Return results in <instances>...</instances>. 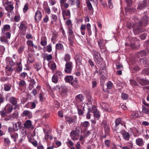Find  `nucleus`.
<instances>
[{
  "mask_svg": "<svg viewBox=\"0 0 149 149\" xmlns=\"http://www.w3.org/2000/svg\"><path fill=\"white\" fill-rule=\"evenodd\" d=\"M73 67V63L72 62L66 63L65 64V68L64 69L65 72L67 74H71Z\"/></svg>",
  "mask_w": 149,
  "mask_h": 149,
  "instance_id": "obj_1",
  "label": "nucleus"
},
{
  "mask_svg": "<svg viewBox=\"0 0 149 149\" xmlns=\"http://www.w3.org/2000/svg\"><path fill=\"white\" fill-rule=\"evenodd\" d=\"M10 1H7L4 3H3V6L4 7L5 9L8 13H11L13 9L14 6L12 4H10Z\"/></svg>",
  "mask_w": 149,
  "mask_h": 149,
  "instance_id": "obj_2",
  "label": "nucleus"
},
{
  "mask_svg": "<svg viewBox=\"0 0 149 149\" xmlns=\"http://www.w3.org/2000/svg\"><path fill=\"white\" fill-rule=\"evenodd\" d=\"M100 105L102 108L105 111L108 112L112 111V109L111 108L107 103L104 102H102L100 103Z\"/></svg>",
  "mask_w": 149,
  "mask_h": 149,
  "instance_id": "obj_3",
  "label": "nucleus"
},
{
  "mask_svg": "<svg viewBox=\"0 0 149 149\" xmlns=\"http://www.w3.org/2000/svg\"><path fill=\"white\" fill-rule=\"evenodd\" d=\"M82 56L79 54H77L75 58V60L76 64L77 65H82Z\"/></svg>",
  "mask_w": 149,
  "mask_h": 149,
  "instance_id": "obj_4",
  "label": "nucleus"
},
{
  "mask_svg": "<svg viewBox=\"0 0 149 149\" xmlns=\"http://www.w3.org/2000/svg\"><path fill=\"white\" fill-rule=\"evenodd\" d=\"M148 18L146 15L143 16L141 20L139 22V26H141L143 25L145 26L148 22Z\"/></svg>",
  "mask_w": 149,
  "mask_h": 149,
  "instance_id": "obj_5",
  "label": "nucleus"
},
{
  "mask_svg": "<svg viewBox=\"0 0 149 149\" xmlns=\"http://www.w3.org/2000/svg\"><path fill=\"white\" fill-rule=\"evenodd\" d=\"M70 135L71 139L73 140H77L79 139V134L75 130L72 131L70 133Z\"/></svg>",
  "mask_w": 149,
  "mask_h": 149,
  "instance_id": "obj_6",
  "label": "nucleus"
},
{
  "mask_svg": "<svg viewBox=\"0 0 149 149\" xmlns=\"http://www.w3.org/2000/svg\"><path fill=\"white\" fill-rule=\"evenodd\" d=\"M42 16L41 12L37 10L35 14V19L36 22H38L41 19Z\"/></svg>",
  "mask_w": 149,
  "mask_h": 149,
  "instance_id": "obj_7",
  "label": "nucleus"
},
{
  "mask_svg": "<svg viewBox=\"0 0 149 149\" xmlns=\"http://www.w3.org/2000/svg\"><path fill=\"white\" fill-rule=\"evenodd\" d=\"M22 124L21 122L18 121L13 124V130L15 131H18L22 128Z\"/></svg>",
  "mask_w": 149,
  "mask_h": 149,
  "instance_id": "obj_8",
  "label": "nucleus"
},
{
  "mask_svg": "<svg viewBox=\"0 0 149 149\" xmlns=\"http://www.w3.org/2000/svg\"><path fill=\"white\" fill-rule=\"evenodd\" d=\"M68 2L71 5H74L75 4L78 8L80 7V0H68Z\"/></svg>",
  "mask_w": 149,
  "mask_h": 149,
  "instance_id": "obj_9",
  "label": "nucleus"
},
{
  "mask_svg": "<svg viewBox=\"0 0 149 149\" xmlns=\"http://www.w3.org/2000/svg\"><path fill=\"white\" fill-rule=\"evenodd\" d=\"M77 108L78 111V113L80 116H83L84 114V107H82L81 105L76 106Z\"/></svg>",
  "mask_w": 149,
  "mask_h": 149,
  "instance_id": "obj_10",
  "label": "nucleus"
},
{
  "mask_svg": "<svg viewBox=\"0 0 149 149\" xmlns=\"http://www.w3.org/2000/svg\"><path fill=\"white\" fill-rule=\"evenodd\" d=\"M123 139L127 141H129L130 138V134L129 133L124 130L121 132Z\"/></svg>",
  "mask_w": 149,
  "mask_h": 149,
  "instance_id": "obj_11",
  "label": "nucleus"
},
{
  "mask_svg": "<svg viewBox=\"0 0 149 149\" xmlns=\"http://www.w3.org/2000/svg\"><path fill=\"white\" fill-rule=\"evenodd\" d=\"M147 1L144 0L141 2L140 3L138 4L137 9L140 10L146 7L147 5Z\"/></svg>",
  "mask_w": 149,
  "mask_h": 149,
  "instance_id": "obj_12",
  "label": "nucleus"
},
{
  "mask_svg": "<svg viewBox=\"0 0 149 149\" xmlns=\"http://www.w3.org/2000/svg\"><path fill=\"white\" fill-rule=\"evenodd\" d=\"M13 109V106L9 104H7L4 108V110L7 113H9L11 112Z\"/></svg>",
  "mask_w": 149,
  "mask_h": 149,
  "instance_id": "obj_13",
  "label": "nucleus"
},
{
  "mask_svg": "<svg viewBox=\"0 0 149 149\" xmlns=\"http://www.w3.org/2000/svg\"><path fill=\"white\" fill-rule=\"evenodd\" d=\"M22 117L27 116L29 118H31L32 116L31 112L28 110L24 111L22 114Z\"/></svg>",
  "mask_w": 149,
  "mask_h": 149,
  "instance_id": "obj_14",
  "label": "nucleus"
},
{
  "mask_svg": "<svg viewBox=\"0 0 149 149\" xmlns=\"http://www.w3.org/2000/svg\"><path fill=\"white\" fill-rule=\"evenodd\" d=\"M94 57L97 61H100L102 60L100 54L97 51L94 52Z\"/></svg>",
  "mask_w": 149,
  "mask_h": 149,
  "instance_id": "obj_15",
  "label": "nucleus"
},
{
  "mask_svg": "<svg viewBox=\"0 0 149 149\" xmlns=\"http://www.w3.org/2000/svg\"><path fill=\"white\" fill-rule=\"evenodd\" d=\"M10 26L8 24L5 25L1 29V33L4 34L6 31H8L10 30Z\"/></svg>",
  "mask_w": 149,
  "mask_h": 149,
  "instance_id": "obj_16",
  "label": "nucleus"
},
{
  "mask_svg": "<svg viewBox=\"0 0 149 149\" xmlns=\"http://www.w3.org/2000/svg\"><path fill=\"white\" fill-rule=\"evenodd\" d=\"M9 101L13 105H15V109H16L17 106L16 105L17 103V98L14 97H12L10 98Z\"/></svg>",
  "mask_w": 149,
  "mask_h": 149,
  "instance_id": "obj_17",
  "label": "nucleus"
},
{
  "mask_svg": "<svg viewBox=\"0 0 149 149\" xmlns=\"http://www.w3.org/2000/svg\"><path fill=\"white\" fill-rule=\"evenodd\" d=\"M137 81L139 83L142 85H147L149 83V81L146 79H138Z\"/></svg>",
  "mask_w": 149,
  "mask_h": 149,
  "instance_id": "obj_18",
  "label": "nucleus"
},
{
  "mask_svg": "<svg viewBox=\"0 0 149 149\" xmlns=\"http://www.w3.org/2000/svg\"><path fill=\"white\" fill-rule=\"evenodd\" d=\"M74 79L73 77L72 76H67L64 78V80L66 82L69 83L70 84L71 83Z\"/></svg>",
  "mask_w": 149,
  "mask_h": 149,
  "instance_id": "obj_19",
  "label": "nucleus"
},
{
  "mask_svg": "<svg viewBox=\"0 0 149 149\" xmlns=\"http://www.w3.org/2000/svg\"><path fill=\"white\" fill-rule=\"evenodd\" d=\"M56 50H58L60 51H62L64 50V48L63 45L61 43H58L56 45Z\"/></svg>",
  "mask_w": 149,
  "mask_h": 149,
  "instance_id": "obj_20",
  "label": "nucleus"
},
{
  "mask_svg": "<svg viewBox=\"0 0 149 149\" xmlns=\"http://www.w3.org/2000/svg\"><path fill=\"white\" fill-rule=\"evenodd\" d=\"M136 144L139 146H142L143 144V139L141 138H138L136 139Z\"/></svg>",
  "mask_w": 149,
  "mask_h": 149,
  "instance_id": "obj_21",
  "label": "nucleus"
},
{
  "mask_svg": "<svg viewBox=\"0 0 149 149\" xmlns=\"http://www.w3.org/2000/svg\"><path fill=\"white\" fill-rule=\"evenodd\" d=\"M70 84L75 88H77L79 86L77 82V80L76 78H75L73 80Z\"/></svg>",
  "mask_w": 149,
  "mask_h": 149,
  "instance_id": "obj_22",
  "label": "nucleus"
},
{
  "mask_svg": "<svg viewBox=\"0 0 149 149\" xmlns=\"http://www.w3.org/2000/svg\"><path fill=\"white\" fill-rule=\"evenodd\" d=\"M19 30L21 32L23 31H26L27 29V26L25 24L22 22L20 23V26H19Z\"/></svg>",
  "mask_w": 149,
  "mask_h": 149,
  "instance_id": "obj_23",
  "label": "nucleus"
},
{
  "mask_svg": "<svg viewBox=\"0 0 149 149\" xmlns=\"http://www.w3.org/2000/svg\"><path fill=\"white\" fill-rule=\"evenodd\" d=\"M41 45L42 46H45L47 44V40L45 36H43L41 37Z\"/></svg>",
  "mask_w": 149,
  "mask_h": 149,
  "instance_id": "obj_24",
  "label": "nucleus"
},
{
  "mask_svg": "<svg viewBox=\"0 0 149 149\" xmlns=\"http://www.w3.org/2000/svg\"><path fill=\"white\" fill-rule=\"evenodd\" d=\"M16 65H17V67L16 68V72H19L22 71V67L21 64V61H20L19 63H17Z\"/></svg>",
  "mask_w": 149,
  "mask_h": 149,
  "instance_id": "obj_25",
  "label": "nucleus"
},
{
  "mask_svg": "<svg viewBox=\"0 0 149 149\" xmlns=\"http://www.w3.org/2000/svg\"><path fill=\"white\" fill-rule=\"evenodd\" d=\"M84 97L81 94H80L76 96L75 100L77 102H82L84 99Z\"/></svg>",
  "mask_w": 149,
  "mask_h": 149,
  "instance_id": "obj_26",
  "label": "nucleus"
},
{
  "mask_svg": "<svg viewBox=\"0 0 149 149\" xmlns=\"http://www.w3.org/2000/svg\"><path fill=\"white\" fill-rule=\"evenodd\" d=\"M62 13L63 16L65 15L70 17V13L69 10H62Z\"/></svg>",
  "mask_w": 149,
  "mask_h": 149,
  "instance_id": "obj_27",
  "label": "nucleus"
},
{
  "mask_svg": "<svg viewBox=\"0 0 149 149\" xmlns=\"http://www.w3.org/2000/svg\"><path fill=\"white\" fill-rule=\"evenodd\" d=\"M31 126V121L29 120H27L24 124V126L26 128L29 129Z\"/></svg>",
  "mask_w": 149,
  "mask_h": 149,
  "instance_id": "obj_28",
  "label": "nucleus"
},
{
  "mask_svg": "<svg viewBox=\"0 0 149 149\" xmlns=\"http://www.w3.org/2000/svg\"><path fill=\"white\" fill-rule=\"evenodd\" d=\"M6 63L12 66L14 65V63L12 60V59L8 57L6 59Z\"/></svg>",
  "mask_w": 149,
  "mask_h": 149,
  "instance_id": "obj_29",
  "label": "nucleus"
},
{
  "mask_svg": "<svg viewBox=\"0 0 149 149\" xmlns=\"http://www.w3.org/2000/svg\"><path fill=\"white\" fill-rule=\"evenodd\" d=\"M134 31V32L136 34H139V33L141 32V30L140 27H135V26H133Z\"/></svg>",
  "mask_w": 149,
  "mask_h": 149,
  "instance_id": "obj_30",
  "label": "nucleus"
},
{
  "mask_svg": "<svg viewBox=\"0 0 149 149\" xmlns=\"http://www.w3.org/2000/svg\"><path fill=\"white\" fill-rule=\"evenodd\" d=\"M0 40L1 42L4 43H7L8 42L7 39L4 35L0 37Z\"/></svg>",
  "mask_w": 149,
  "mask_h": 149,
  "instance_id": "obj_31",
  "label": "nucleus"
},
{
  "mask_svg": "<svg viewBox=\"0 0 149 149\" xmlns=\"http://www.w3.org/2000/svg\"><path fill=\"white\" fill-rule=\"evenodd\" d=\"M87 5V7L89 10H93V8L92 6L91 3L89 0H87L86 2Z\"/></svg>",
  "mask_w": 149,
  "mask_h": 149,
  "instance_id": "obj_32",
  "label": "nucleus"
},
{
  "mask_svg": "<svg viewBox=\"0 0 149 149\" xmlns=\"http://www.w3.org/2000/svg\"><path fill=\"white\" fill-rule=\"evenodd\" d=\"M70 59L71 57L70 55L68 54H65L64 57V60L66 62V63L68 62H70Z\"/></svg>",
  "mask_w": 149,
  "mask_h": 149,
  "instance_id": "obj_33",
  "label": "nucleus"
},
{
  "mask_svg": "<svg viewBox=\"0 0 149 149\" xmlns=\"http://www.w3.org/2000/svg\"><path fill=\"white\" fill-rule=\"evenodd\" d=\"M4 89L6 91H8L10 90L11 85L9 83L4 85Z\"/></svg>",
  "mask_w": 149,
  "mask_h": 149,
  "instance_id": "obj_34",
  "label": "nucleus"
},
{
  "mask_svg": "<svg viewBox=\"0 0 149 149\" xmlns=\"http://www.w3.org/2000/svg\"><path fill=\"white\" fill-rule=\"evenodd\" d=\"M75 39L74 35L70 36L68 37V40L71 45H72L73 43V42Z\"/></svg>",
  "mask_w": 149,
  "mask_h": 149,
  "instance_id": "obj_35",
  "label": "nucleus"
},
{
  "mask_svg": "<svg viewBox=\"0 0 149 149\" xmlns=\"http://www.w3.org/2000/svg\"><path fill=\"white\" fill-rule=\"evenodd\" d=\"M86 28L87 30L88 34L89 36H90L92 34V32L91 30V26L89 23H88L86 24Z\"/></svg>",
  "mask_w": 149,
  "mask_h": 149,
  "instance_id": "obj_36",
  "label": "nucleus"
},
{
  "mask_svg": "<svg viewBox=\"0 0 149 149\" xmlns=\"http://www.w3.org/2000/svg\"><path fill=\"white\" fill-rule=\"evenodd\" d=\"M94 116L97 118H99L100 117V114L99 111L97 109H95L93 112Z\"/></svg>",
  "mask_w": 149,
  "mask_h": 149,
  "instance_id": "obj_37",
  "label": "nucleus"
},
{
  "mask_svg": "<svg viewBox=\"0 0 149 149\" xmlns=\"http://www.w3.org/2000/svg\"><path fill=\"white\" fill-rule=\"evenodd\" d=\"M67 92V90L66 88H62L60 92V94L62 96H64Z\"/></svg>",
  "mask_w": 149,
  "mask_h": 149,
  "instance_id": "obj_38",
  "label": "nucleus"
},
{
  "mask_svg": "<svg viewBox=\"0 0 149 149\" xmlns=\"http://www.w3.org/2000/svg\"><path fill=\"white\" fill-rule=\"evenodd\" d=\"M142 111L143 113L149 115V109H147L144 106H143L142 107Z\"/></svg>",
  "mask_w": 149,
  "mask_h": 149,
  "instance_id": "obj_39",
  "label": "nucleus"
},
{
  "mask_svg": "<svg viewBox=\"0 0 149 149\" xmlns=\"http://www.w3.org/2000/svg\"><path fill=\"white\" fill-rule=\"evenodd\" d=\"M148 53V52L145 50H143L140 51L139 52V54L142 56H143L147 55Z\"/></svg>",
  "mask_w": 149,
  "mask_h": 149,
  "instance_id": "obj_40",
  "label": "nucleus"
},
{
  "mask_svg": "<svg viewBox=\"0 0 149 149\" xmlns=\"http://www.w3.org/2000/svg\"><path fill=\"white\" fill-rule=\"evenodd\" d=\"M65 120L66 121L68 122L69 124L72 123L74 121V119L70 117H66Z\"/></svg>",
  "mask_w": 149,
  "mask_h": 149,
  "instance_id": "obj_41",
  "label": "nucleus"
},
{
  "mask_svg": "<svg viewBox=\"0 0 149 149\" xmlns=\"http://www.w3.org/2000/svg\"><path fill=\"white\" fill-rule=\"evenodd\" d=\"M52 21L51 22H56L58 19L56 15L52 14L51 17Z\"/></svg>",
  "mask_w": 149,
  "mask_h": 149,
  "instance_id": "obj_42",
  "label": "nucleus"
},
{
  "mask_svg": "<svg viewBox=\"0 0 149 149\" xmlns=\"http://www.w3.org/2000/svg\"><path fill=\"white\" fill-rule=\"evenodd\" d=\"M58 79L57 77H56V76L54 74L52 78V81L53 82L56 84L58 81Z\"/></svg>",
  "mask_w": 149,
  "mask_h": 149,
  "instance_id": "obj_43",
  "label": "nucleus"
},
{
  "mask_svg": "<svg viewBox=\"0 0 149 149\" xmlns=\"http://www.w3.org/2000/svg\"><path fill=\"white\" fill-rule=\"evenodd\" d=\"M54 74L58 79L59 78H61L63 77L62 73L60 72H57Z\"/></svg>",
  "mask_w": 149,
  "mask_h": 149,
  "instance_id": "obj_44",
  "label": "nucleus"
},
{
  "mask_svg": "<svg viewBox=\"0 0 149 149\" xmlns=\"http://www.w3.org/2000/svg\"><path fill=\"white\" fill-rule=\"evenodd\" d=\"M113 84L110 81H109L107 83V88L109 89H111L113 87Z\"/></svg>",
  "mask_w": 149,
  "mask_h": 149,
  "instance_id": "obj_45",
  "label": "nucleus"
},
{
  "mask_svg": "<svg viewBox=\"0 0 149 149\" xmlns=\"http://www.w3.org/2000/svg\"><path fill=\"white\" fill-rule=\"evenodd\" d=\"M11 138H13L15 142H16L17 139L18 138V134L17 133H15L11 136Z\"/></svg>",
  "mask_w": 149,
  "mask_h": 149,
  "instance_id": "obj_46",
  "label": "nucleus"
},
{
  "mask_svg": "<svg viewBox=\"0 0 149 149\" xmlns=\"http://www.w3.org/2000/svg\"><path fill=\"white\" fill-rule=\"evenodd\" d=\"M116 69H118L122 70L123 68V66L122 63L120 62H119L116 64Z\"/></svg>",
  "mask_w": 149,
  "mask_h": 149,
  "instance_id": "obj_47",
  "label": "nucleus"
},
{
  "mask_svg": "<svg viewBox=\"0 0 149 149\" xmlns=\"http://www.w3.org/2000/svg\"><path fill=\"white\" fill-rule=\"evenodd\" d=\"M28 58L30 63H32L33 61L34 60L32 55L29 54L28 56Z\"/></svg>",
  "mask_w": 149,
  "mask_h": 149,
  "instance_id": "obj_48",
  "label": "nucleus"
},
{
  "mask_svg": "<svg viewBox=\"0 0 149 149\" xmlns=\"http://www.w3.org/2000/svg\"><path fill=\"white\" fill-rule=\"evenodd\" d=\"M121 119L120 118H117L115 121V125L116 126H117L121 123Z\"/></svg>",
  "mask_w": 149,
  "mask_h": 149,
  "instance_id": "obj_49",
  "label": "nucleus"
},
{
  "mask_svg": "<svg viewBox=\"0 0 149 149\" xmlns=\"http://www.w3.org/2000/svg\"><path fill=\"white\" fill-rule=\"evenodd\" d=\"M19 85L21 87H24L26 85L25 82L23 80H21L19 82Z\"/></svg>",
  "mask_w": 149,
  "mask_h": 149,
  "instance_id": "obj_50",
  "label": "nucleus"
},
{
  "mask_svg": "<svg viewBox=\"0 0 149 149\" xmlns=\"http://www.w3.org/2000/svg\"><path fill=\"white\" fill-rule=\"evenodd\" d=\"M18 116V113L17 111H15L12 114L11 118L13 119L17 118Z\"/></svg>",
  "mask_w": 149,
  "mask_h": 149,
  "instance_id": "obj_51",
  "label": "nucleus"
},
{
  "mask_svg": "<svg viewBox=\"0 0 149 149\" xmlns=\"http://www.w3.org/2000/svg\"><path fill=\"white\" fill-rule=\"evenodd\" d=\"M66 24L68 26V28L72 27V23L70 19H68L66 21Z\"/></svg>",
  "mask_w": 149,
  "mask_h": 149,
  "instance_id": "obj_52",
  "label": "nucleus"
},
{
  "mask_svg": "<svg viewBox=\"0 0 149 149\" xmlns=\"http://www.w3.org/2000/svg\"><path fill=\"white\" fill-rule=\"evenodd\" d=\"M29 141L34 146L36 147L37 146L38 143L36 141H33L31 139H29Z\"/></svg>",
  "mask_w": 149,
  "mask_h": 149,
  "instance_id": "obj_53",
  "label": "nucleus"
},
{
  "mask_svg": "<svg viewBox=\"0 0 149 149\" xmlns=\"http://www.w3.org/2000/svg\"><path fill=\"white\" fill-rule=\"evenodd\" d=\"M131 116L133 118H136L139 117V113L136 112H133L131 114Z\"/></svg>",
  "mask_w": 149,
  "mask_h": 149,
  "instance_id": "obj_54",
  "label": "nucleus"
},
{
  "mask_svg": "<svg viewBox=\"0 0 149 149\" xmlns=\"http://www.w3.org/2000/svg\"><path fill=\"white\" fill-rule=\"evenodd\" d=\"M46 48L47 51L49 53L52 52V48L51 45H49L47 46Z\"/></svg>",
  "mask_w": 149,
  "mask_h": 149,
  "instance_id": "obj_55",
  "label": "nucleus"
},
{
  "mask_svg": "<svg viewBox=\"0 0 149 149\" xmlns=\"http://www.w3.org/2000/svg\"><path fill=\"white\" fill-rule=\"evenodd\" d=\"M6 112L4 110L0 111V114L2 118H4L6 116Z\"/></svg>",
  "mask_w": 149,
  "mask_h": 149,
  "instance_id": "obj_56",
  "label": "nucleus"
},
{
  "mask_svg": "<svg viewBox=\"0 0 149 149\" xmlns=\"http://www.w3.org/2000/svg\"><path fill=\"white\" fill-rule=\"evenodd\" d=\"M34 67L37 71H38L41 68L42 66L41 65L39 64L38 63H36Z\"/></svg>",
  "mask_w": 149,
  "mask_h": 149,
  "instance_id": "obj_57",
  "label": "nucleus"
},
{
  "mask_svg": "<svg viewBox=\"0 0 149 149\" xmlns=\"http://www.w3.org/2000/svg\"><path fill=\"white\" fill-rule=\"evenodd\" d=\"M89 124H90L88 122L86 121L82 123V125L84 127H86L89 125Z\"/></svg>",
  "mask_w": 149,
  "mask_h": 149,
  "instance_id": "obj_58",
  "label": "nucleus"
},
{
  "mask_svg": "<svg viewBox=\"0 0 149 149\" xmlns=\"http://www.w3.org/2000/svg\"><path fill=\"white\" fill-rule=\"evenodd\" d=\"M5 48L3 46L0 45V54H3L4 53Z\"/></svg>",
  "mask_w": 149,
  "mask_h": 149,
  "instance_id": "obj_59",
  "label": "nucleus"
},
{
  "mask_svg": "<svg viewBox=\"0 0 149 149\" xmlns=\"http://www.w3.org/2000/svg\"><path fill=\"white\" fill-rule=\"evenodd\" d=\"M130 83L132 85H134L135 86H137L138 84L134 80H130Z\"/></svg>",
  "mask_w": 149,
  "mask_h": 149,
  "instance_id": "obj_60",
  "label": "nucleus"
},
{
  "mask_svg": "<svg viewBox=\"0 0 149 149\" xmlns=\"http://www.w3.org/2000/svg\"><path fill=\"white\" fill-rule=\"evenodd\" d=\"M44 10L45 12L48 14L51 13V10L49 7L48 6L44 8Z\"/></svg>",
  "mask_w": 149,
  "mask_h": 149,
  "instance_id": "obj_61",
  "label": "nucleus"
},
{
  "mask_svg": "<svg viewBox=\"0 0 149 149\" xmlns=\"http://www.w3.org/2000/svg\"><path fill=\"white\" fill-rule=\"evenodd\" d=\"M24 47L23 46H21L19 47L18 48V51L19 53L20 54L22 53L24 51Z\"/></svg>",
  "mask_w": 149,
  "mask_h": 149,
  "instance_id": "obj_62",
  "label": "nucleus"
},
{
  "mask_svg": "<svg viewBox=\"0 0 149 149\" xmlns=\"http://www.w3.org/2000/svg\"><path fill=\"white\" fill-rule=\"evenodd\" d=\"M29 8L28 5L27 4H26L23 8V11L24 13H25L27 10H28Z\"/></svg>",
  "mask_w": 149,
  "mask_h": 149,
  "instance_id": "obj_63",
  "label": "nucleus"
},
{
  "mask_svg": "<svg viewBox=\"0 0 149 149\" xmlns=\"http://www.w3.org/2000/svg\"><path fill=\"white\" fill-rule=\"evenodd\" d=\"M69 6V5L68 3H65L63 4H62V5H61V7H63L64 8L66 9L68 8Z\"/></svg>",
  "mask_w": 149,
  "mask_h": 149,
  "instance_id": "obj_64",
  "label": "nucleus"
}]
</instances>
